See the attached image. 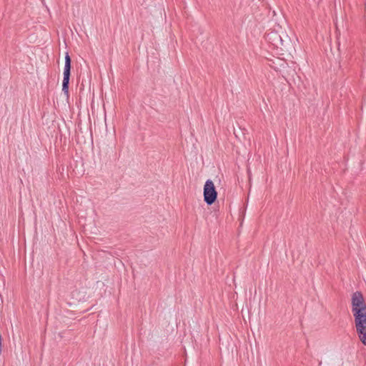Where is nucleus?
Segmentation results:
<instances>
[{"label":"nucleus","instance_id":"obj_1","mask_svg":"<svg viewBox=\"0 0 366 366\" xmlns=\"http://www.w3.org/2000/svg\"><path fill=\"white\" fill-rule=\"evenodd\" d=\"M352 312L359 340L366 346V304L363 295L360 292L352 295Z\"/></svg>","mask_w":366,"mask_h":366},{"label":"nucleus","instance_id":"obj_2","mask_svg":"<svg viewBox=\"0 0 366 366\" xmlns=\"http://www.w3.org/2000/svg\"><path fill=\"white\" fill-rule=\"evenodd\" d=\"M217 197V192L215 189L214 183L212 180L208 179L204 187V201L209 205L213 204Z\"/></svg>","mask_w":366,"mask_h":366},{"label":"nucleus","instance_id":"obj_3","mask_svg":"<svg viewBox=\"0 0 366 366\" xmlns=\"http://www.w3.org/2000/svg\"><path fill=\"white\" fill-rule=\"evenodd\" d=\"M71 70V58L68 54L65 56V65L64 69V79L62 83V91L64 94H69V83Z\"/></svg>","mask_w":366,"mask_h":366}]
</instances>
